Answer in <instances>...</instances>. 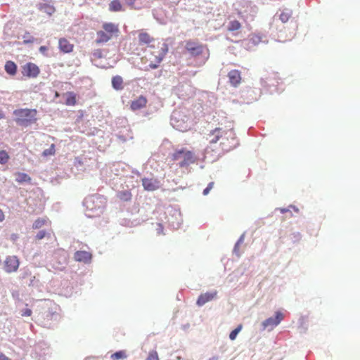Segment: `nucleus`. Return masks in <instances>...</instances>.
Returning a JSON list of instances; mask_svg holds the SVG:
<instances>
[{
    "label": "nucleus",
    "instance_id": "nucleus-1",
    "mask_svg": "<svg viewBox=\"0 0 360 360\" xmlns=\"http://www.w3.org/2000/svg\"><path fill=\"white\" fill-rule=\"evenodd\" d=\"M208 140L210 143H216L219 141L221 150L229 151L237 145V139L233 129H224L217 127L208 134Z\"/></svg>",
    "mask_w": 360,
    "mask_h": 360
},
{
    "label": "nucleus",
    "instance_id": "nucleus-2",
    "mask_svg": "<svg viewBox=\"0 0 360 360\" xmlns=\"http://www.w3.org/2000/svg\"><path fill=\"white\" fill-rule=\"evenodd\" d=\"M37 113L35 109L28 108L17 109L13 111L15 122L24 127H27L37 120Z\"/></svg>",
    "mask_w": 360,
    "mask_h": 360
},
{
    "label": "nucleus",
    "instance_id": "nucleus-3",
    "mask_svg": "<svg viewBox=\"0 0 360 360\" xmlns=\"http://www.w3.org/2000/svg\"><path fill=\"white\" fill-rule=\"evenodd\" d=\"M172 160L179 161V167H184L195 162V158L193 153L191 150L182 148L176 150L172 154Z\"/></svg>",
    "mask_w": 360,
    "mask_h": 360
},
{
    "label": "nucleus",
    "instance_id": "nucleus-4",
    "mask_svg": "<svg viewBox=\"0 0 360 360\" xmlns=\"http://www.w3.org/2000/svg\"><path fill=\"white\" fill-rule=\"evenodd\" d=\"M21 72L26 77L35 78L39 75L40 70L36 64L29 62L22 66Z\"/></svg>",
    "mask_w": 360,
    "mask_h": 360
},
{
    "label": "nucleus",
    "instance_id": "nucleus-5",
    "mask_svg": "<svg viewBox=\"0 0 360 360\" xmlns=\"http://www.w3.org/2000/svg\"><path fill=\"white\" fill-rule=\"evenodd\" d=\"M284 319V315L281 311H276L275 317H270L262 322V326L264 329L268 328L272 330L278 326Z\"/></svg>",
    "mask_w": 360,
    "mask_h": 360
},
{
    "label": "nucleus",
    "instance_id": "nucleus-6",
    "mask_svg": "<svg viewBox=\"0 0 360 360\" xmlns=\"http://www.w3.org/2000/svg\"><path fill=\"white\" fill-rule=\"evenodd\" d=\"M185 49L193 56H198L202 53L204 46L198 42L188 40L186 41Z\"/></svg>",
    "mask_w": 360,
    "mask_h": 360
},
{
    "label": "nucleus",
    "instance_id": "nucleus-7",
    "mask_svg": "<svg viewBox=\"0 0 360 360\" xmlns=\"http://www.w3.org/2000/svg\"><path fill=\"white\" fill-rule=\"evenodd\" d=\"M20 262L16 256H8L4 261V270L7 273H13L18 270Z\"/></svg>",
    "mask_w": 360,
    "mask_h": 360
},
{
    "label": "nucleus",
    "instance_id": "nucleus-8",
    "mask_svg": "<svg viewBox=\"0 0 360 360\" xmlns=\"http://www.w3.org/2000/svg\"><path fill=\"white\" fill-rule=\"evenodd\" d=\"M168 52V45L165 43H162L160 46V50L158 55L155 56L156 63H150L148 68L145 69L146 71L149 70L150 69H156L158 68L159 64L162 61L163 58L166 56Z\"/></svg>",
    "mask_w": 360,
    "mask_h": 360
},
{
    "label": "nucleus",
    "instance_id": "nucleus-9",
    "mask_svg": "<svg viewBox=\"0 0 360 360\" xmlns=\"http://www.w3.org/2000/svg\"><path fill=\"white\" fill-rule=\"evenodd\" d=\"M141 181L144 189L148 191H155L160 187V181L155 178H143Z\"/></svg>",
    "mask_w": 360,
    "mask_h": 360
},
{
    "label": "nucleus",
    "instance_id": "nucleus-10",
    "mask_svg": "<svg viewBox=\"0 0 360 360\" xmlns=\"http://www.w3.org/2000/svg\"><path fill=\"white\" fill-rule=\"evenodd\" d=\"M217 291L216 290L202 293L198 297L196 304L198 306H202L207 302L214 300L217 297Z\"/></svg>",
    "mask_w": 360,
    "mask_h": 360
},
{
    "label": "nucleus",
    "instance_id": "nucleus-11",
    "mask_svg": "<svg viewBox=\"0 0 360 360\" xmlns=\"http://www.w3.org/2000/svg\"><path fill=\"white\" fill-rule=\"evenodd\" d=\"M228 77L230 84L234 87H237L241 82V73L238 70H232L228 73Z\"/></svg>",
    "mask_w": 360,
    "mask_h": 360
},
{
    "label": "nucleus",
    "instance_id": "nucleus-12",
    "mask_svg": "<svg viewBox=\"0 0 360 360\" xmlns=\"http://www.w3.org/2000/svg\"><path fill=\"white\" fill-rule=\"evenodd\" d=\"M147 103L148 100L146 97L140 96L136 99L131 101L130 108L132 110L136 111L145 108Z\"/></svg>",
    "mask_w": 360,
    "mask_h": 360
},
{
    "label": "nucleus",
    "instance_id": "nucleus-13",
    "mask_svg": "<svg viewBox=\"0 0 360 360\" xmlns=\"http://www.w3.org/2000/svg\"><path fill=\"white\" fill-rule=\"evenodd\" d=\"M58 47L60 51L64 53H69L73 51L74 45L71 44L67 39L60 38L58 40Z\"/></svg>",
    "mask_w": 360,
    "mask_h": 360
},
{
    "label": "nucleus",
    "instance_id": "nucleus-14",
    "mask_svg": "<svg viewBox=\"0 0 360 360\" xmlns=\"http://www.w3.org/2000/svg\"><path fill=\"white\" fill-rule=\"evenodd\" d=\"M91 254L87 251H77L74 254V259L77 262L88 263L91 262Z\"/></svg>",
    "mask_w": 360,
    "mask_h": 360
},
{
    "label": "nucleus",
    "instance_id": "nucleus-15",
    "mask_svg": "<svg viewBox=\"0 0 360 360\" xmlns=\"http://www.w3.org/2000/svg\"><path fill=\"white\" fill-rule=\"evenodd\" d=\"M4 69L6 72L11 76L15 75L17 72V65L13 61L11 60H8L6 62Z\"/></svg>",
    "mask_w": 360,
    "mask_h": 360
},
{
    "label": "nucleus",
    "instance_id": "nucleus-16",
    "mask_svg": "<svg viewBox=\"0 0 360 360\" xmlns=\"http://www.w3.org/2000/svg\"><path fill=\"white\" fill-rule=\"evenodd\" d=\"M112 86L113 89H115L117 91L122 90L124 88L123 86V79L120 75H116L112 77Z\"/></svg>",
    "mask_w": 360,
    "mask_h": 360
},
{
    "label": "nucleus",
    "instance_id": "nucleus-17",
    "mask_svg": "<svg viewBox=\"0 0 360 360\" xmlns=\"http://www.w3.org/2000/svg\"><path fill=\"white\" fill-rule=\"evenodd\" d=\"M154 41L153 37H152L147 32H140L139 34V41L140 44H149L150 43Z\"/></svg>",
    "mask_w": 360,
    "mask_h": 360
},
{
    "label": "nucleus",
    "instance_id": "nucleus-18",
    "mask_svg": "<svg viewBox=\"0 0 360 360\" xmlns=\"http://www.w3.org/2000/svg\"><path fill=\"white\" fill-rule=\"evenodd\" d=\"M112 38V35L108 34L105 31H98L97 32V39L96 40L97 44L105 43Z\"/></svg>",
    "mask_w": 360,
    "mask_h": 360
},
{
    "label": "nucleus",
    "instance_id": "nucleus-19",
    "mask_svg": "<svg viewBox=\"0 0 360 360\" xmlns=\"http://www.w3.org/2000/svg\"><path fill=\"white\" fill-rule=\"evenodd\" d=\"M67 96L65 102L66 105L74 106L77 103V95L72 91H68L65 94Z\"/></svg>",
    "mask_w": 360,
    "mask_h": 360
},
{
    "label": "nucleus",
    "instance_id": "nucleus-20",
    "mask_svg": "<svg viewBox=\"0 0 360 360\" xmlns=\"http://www.w3.org/2000/svg\"><path fill=\"white\" fill-rule=\"evenodd\" d=\"M47 224H51V221L47 217L38 218L33 223L32 228L34 229H39Z\"/></svg>",
    "mask_w": 360,
    "mask_h": 360
},
{
    "label": "nucleus",
    "instance_id": "nucleus-21",
    "mask_svg": "<svg viewBox=\"0 0 360 360\" xmlns=\"http://www.w3.org/2000/svg\"><path fill=\"white\" fill-rule=\"evenodd\" d=\"M117 198L123 202H129L131 200L132 194L130 191H121L117 194Z\"/></svg>",
    "mask_w": 360,
    "mask_h": 360
},
{
    "label": "nucleus",
    "instance_id": "nucleus-22",
    "mask_svg": "<svg viewBox=\"0 0 360 360\" xmlns=\"http://www.w3.org/2000/svg\"><path fill=\"white\" fill-rule=\"evenodd\" d=\"M176 115H178V114L174 113L172 117V124H174V126L176 129H178L179 130H181V131L187 130L188 126L186 124H185V123H179V120H177L178 117Z\"/></svg>",
    "mask_w": 360,
    "mask_h": 360
},
{
    "label": "nucleus",
    "instance_id": "nucleus-23",
    "mask_svg": "<svg viewBox=\"0 0 360 360\" xmlns=\"http://www.w3.org/2000/svg\"><path fill=\"white\" fill-rule=\"evenodd\" d=\"M103 28L104 29V31L107 32L109 34H112L114 33H117L119 30L116 25H115L113 23H105L103 25Z\"/></svg>",
    "mask_w": 360,
    "mask_h": 360
},
{
    "label": "nucleus",
    "instance_id": "nucleus-24",
    "mask_svg": "<svg viewBox=\"0 0 360 360\" xmlns=\"http://www.w3.org/2000/svg\"><path fill=\"white\" fill-rule=\"evenodd\" d=\"M292 16V11L288 9H284L281 11L280 15H279V19L281 20L282 22L285 23L289 20V19Z\"/></svg>",
    "mask_w": 360,
    "mask_h": 360
},
{
    "label": "nucleus",
    "instance_id": "nucleus-25",
    "mask_svg": "<svg viewBox=\"0 0 360 360\" xmlns=\"http://www.w3.org/2000/svg\"><path fill=\"white\" fill-rule=\"evenodd\" d=\"M110 11L117 12L122 10V4L120 0H112L109 4Z\"/></svg>",
    "mask_w": 360,
    "mask_h": 360
},
{
    "label": "nucleus",
    "instance_id": "nucleus-26",
    "mask_svg": "<svg viewBox=\"0 0 360 360\" xmlns=\"http://www.w3.org/2000/svg\"><path fill=\"white\" fill-rule=\"evenodd\" d=\"M15 176L16 181L20 183L30 181L31 180V178L25 173L18 172L15 174Z\"/></svg>",
    "mask_w": 360,
    "mask_h": 360
},
{
    "label": "nucleus",
    "instance_id": "nucleus-27",
    "mask_svg": "<svg viewBox=\"0 0 360 360\" xmlns=\"http://www.w3.org/2000/svg\"><path fill=\"white\" fill-rule=\"evenodd\" d=\"M240 27H241V25L239 22V21L235 20H232L229 22L228 30L229 31H236V30H238L240 28Z\"/></svg>",
    "mask_w": 360,
    "mask_h": 360
},
{
    "label": "nucleus",
    "instance_id": "nucleus-28",
    "mask_svg": "<svg viewBox=\"0 0 360 360\" xmlns=\"http://www.w3.org/2000/svg\"><path fill=\"white\" fill-rule=\"evenodd\" d=\"M9 160V155L6 150L0 151V164H6Z\"/></svg>",
    "mask_w": 360,
    "mask_h": 360
},
{
    "label": "nucleus",
    "instance_id": "nucleus-29",
    "mask_svg": "<svg viewBox=\"0 0 360 360\" xmlns=\"http://www.w3.org/2000/svg\"><path fill=\"white\" fill-rule=\"evenodd\" d=\"M56 153L55 145L53 143L51 146L43 151L42 155L45 157L53 155Z\"/></svg>",
    "mask_w": 360,
    "mask_h": 360
},
{
    "label": "nucleus",
    "instance_id": "nucleus-30",
    "mask_svg": "<svg viewBox=\"0 0 360 360\" xmlns=\"http://www.w3.org/2000/svg\"><path fill=\"white\" fill-rule=\"evenodd\" d=\"M241 329L242 325L238 326L236 328H235L231 332V333L229 334V338L231 340H234L236 338V336L238 334V333L241 330Z\"/></svg>",
    "mask_w": 360,
    "mask_h": 360
},
{
    "label": "nucleus",
    "instance_id": "nucleus-31",
    "mask_svg": "<svg viewBox=\"0 0 360 360\" xmlns=\"http://www.w3.org/2000/svg\"><path fill=\"white\" fill-rule=\"evenodd\" d=\"M127 357L126 353L124 351L117 352L111 355V358L113 359H125Z\"/></svg>",
    "mask_w": 360,
    "mask_h": 360
},
{
    "label": "nucleus",
    "instance_id": "nucleus-32",
    "mask_svg": "<svg viewBox=\"0 0 360 360\" xmlns=\"http://www.w3.org/2000/svg\"><path fill=\"white\" fill-rule=\"evenodd\" d=\"M146 360H159L158 352L155 350L150 351Z\"/></svg>",
    "mask_w": 360,
    "mask_h": 360
},
{
    "label": "nucleus",
    "instance_id": "nucleus-33",
    "mask_svg": "<svg viewBox=\"0 0 360 360\" xmlns=\"http://www.w3.org/2000/svg\"><path fill=\"white\" fill-rule=\"evenodd\" d=\"M49 235V233H47L46 231L44 230H41V231H39L37 234L35 236V239L37 240H40L41 239H43L44 238H45L46 236Z\"/></svg>",
    "mask_w": 360,
    "mask_h": 360
},
{
    "label": "nucleus",
    "instance_id": "nucleus-34",
    "mask_svg": "<svg viewBox=\"0 0 360 360\" xmlns=\"http://www.w3.org/2000/svg\"><path fill=\"white\" fill-rule=\"evenodd\" d=\"M32 310L30 309H25L22 313V316H30L32 315Z\"/></svg>",
    "mask_w": 360,
    "mask_h": 360
},
{
    "label": "nucleus",
    "instance_id": "nucleus-35",
    "mask_svg": "<svg viewBox=\"0 0 360 360\" xmlns=\"http://www.w3.org/2000/svg\"><path fill=\"white\" fill-rule=\"evenodd\" d=\"M136 0H125L126 4L131 8H134V5Z\"/></svg>",
    "mask_w": 360,
    "mask_h": 360
},
{
    "label": "nucleus",
    "instance_id": "nucleus-36",
    "mask_svg": "<svg viewBox=\"0 0 360 360\" xmlns=\"http://www.w3.org/2000/svg\"><path fill=\"white\" fill-rule=\"evenodd\" d=\"M34 41V39L33 37H31L30 39H25L24 40V43L25 44H30V43H33Z\"/></svg>",
    "mask_w": 360,
    "mask_h": 360
},
{
    "label": "nucleus",
    "instance_id": "nucleus-37",
    "mask_svg": "<svg viewBox=\"0 0 360 360\" xmlns=\"http://www.w3.org/2000/svg\"><path fill=\"white\" fill-rule=\"evenodd\" d=\"M0 360H11L8 357H7L4 354H0Z\"/></svg>",
    "mask_w": 360,
    "mask_h": 360
},
{
    "label": "nucleus",
    "instance_id": "nucleus-38",
    "mask_svg": "<svg viewBox=\"0 0 360 360\" xmlns=\"http://www.w3.org/2000/svg\"><path fill=\"white\" fill-rule=\"evenodd\" d=\"M5 216L3 211L0 209V221H3L4 220Z\"/></svg>",
    "mask_w": 360,
    "mask_h": 360
},
{
    "label": "nucleus",
    "instance_id": "nucleus-39",
    "mask_svg": "<svg viewBox=\"0 0 360 360\" xmlns=\"http://www.w3.org/2000/svg\"><path fill=\"white\" fill-rule=\"evenodd\" d=\"M46 50H47V48L46 46H41L39 48V51L41 52V53H44Z\"/></svg>",
    "mask_w": 360,
    "mask_h": 360
},
{
    "label": "nucleus",
    "instance_id": "nucleus-40",
    "mask_svg": "<svg viewBox=\"0 0 360 360\" xmlns=\"http://www.w3.org/2000/svg\"><path fill=\"white\" fill-rule=\"evenodd\" d=\"M210 191V189H208V187H207L205 189H204L203 194L207 195L209 193Z\"/></svg>",
    "mask_w": 360,
    "mask_h": 360
},
{
    "label": "nucleus",
    "instance_id": "nucleus-41",
    "mask_svg": "<svg viewBox=\"0 0 360 360\" xmlns=\"http://www.w3.org/2000/svg\"><path fill=\"white\" fill-rule=\"evenodd\" d=\"M214 186V182H210L207 187H208V189H212Z\"/></svg>",
    "mask_w": 360,
    "mask_h": 360
},
{
    "label": "nucleus",
    "instance_id": "nucleus-42",
    "mask_svg": "<svg viewBox=\"0 0 360 360\" xmlns=\"http://www.w3.org/2000/svg\"><path fill=\"white\" fill-rule=\"evenodd\" d=\"M4 117V113L1 110H0V120L3 119Z\"/></svg>",
    "mask_w": 360,
    "mask_h": 360
},
{
    "label": "nucleus",
    "instance_id": "nucleus-43",
    "mask_svg": "<svg viewBox=\"0 0 360 360\" xmlns=\"http://www.w3.org/2000/svg\"><path fill=\"white\" fill-rule=\"evenodd\" d=\"M67 262V258L65 254L63 255V262L65 263Z\"/></svg>",
    "mask_w": 360,
    "mask_h": 360
},
{
    "label": "nucleus",
    "instance_id": "nucleus-44",
    "mask_svg": "<svg viewBox=\"0 0 360 360\" xmlns=\"http://www.w3.org/2000/svg\"><path fill=\"white\" fill-rule=\"evenodd\" d=\"M209 360H218V357L217 356H213V357L210 358Z\"/></svg>",
    "mask_w": 360,
    "mask_h": 360
},
{
    "label": "nucleus",
    "instance_id": "nucleus-45",
    "mask_svg": "<svg viewBox=\"0 0 360 360\" xmlns=\"http://www.w3.org/2000/svg\"><path fill=\"white\" fill-rule=\"evenodd\" d=\"M49 13H51V11H53V8H51V7H49Z\"/></svg>",
    "mask_w": 360,
    "mask_h": 360
},
{
    "label": "nucleus",
    "instance_id": "nucleus-46",
    "mask_svg": "<svg viewBox=\"0 0 360 360\" xmlns=\"http://www.w3.org/2000/svg\"><path fill=\"white\" fill-rule=\"evenodd\" d=\"M55 96H56V97H58V96H59V94H58V92L56 91V93H55Z\"/></svg>",
    "mask_w": 360,
    "mask_h": 360
}]
</instances>
